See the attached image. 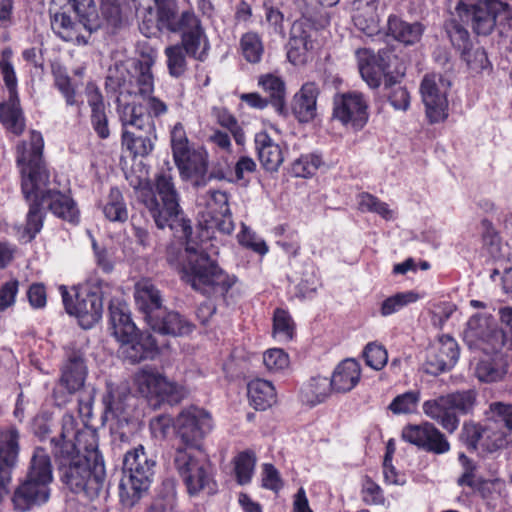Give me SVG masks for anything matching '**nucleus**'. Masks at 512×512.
I'll return each instance as SVG.
<instances>
[{"label": "nucleus", "mask_w": 512, "mask_h": 512, "mask_svg": "<svg viewBox=\"0 0 512 512\" xmlns=\"http://www.w3.org/2000/svg\"><path fill=\"white\" fill-rule=\"evenodd\" d=\"M59 462L63 483L76 494L93 500L106 484V472L98 451L97 435L90 429H78L72 415L62 418L59 438L51 440Z\"/></svg>", "instance_id": "f257e3e1"}, {"label": "nucleus", "mask_w": 512, "mask_h": 512, "mask_svg": "<svg viewBox=\"0 0 512 512\" xmlns=\"http://www.w3.org/2000/svg\"><path fill=\"white\" fill-rule=\"evenodd\" d=\"M168 261L178 269L183 281L208 296H224L236 282L234 276L223 271L207 254L191 246L176 256L170 249Z\"/></svg>", "instance_id": "f03ea898"}, {"label": "nucleus", "mask_w": 512, "mask_h": 512, "mask_svg": "<svg viewBox=\"0 0 512 512\" xmlns=\"http://www.w3.org/2000/svg\"><path fill=\"white\" fill-rule=\"evenodd\" d=\"M155 189L146 185L139 189L138 197L150 212L158 228L169 227L179 238H188L192 233L189 221L185 220L179 207L171 168L159 171L155 178Z\"/></svg>", "instance_id": "7ed1b4c3"}, {"label": "nucleus", "mask_w": 512, "mask_h": 512, "mask_svg": "<svg viewBox=\"0 0 512 512\" xmlns=\"http://www.w3.org/2000/svg\"><path fill=\"white\" fill-rule=\"evenodd\" d=\"M109 312L111 334L119 344V356L130 363L152 358L157 349L156 340L150 334L137 332L126 303L112 300Z\"/></svg>", "instance_id": "20e7f679"}, {"label": "nucleus", "mask_w": 512, "mask_h": 512, "mask_svg": "<svg viewBox=\"0 0 512 512\" xmlns=\"http://www.w3.org/2000/svg\"><path fill=\"white\" fill-rule=\"evenodd\" d=\"M44 141L41 133L31 131L29 142L22 141L16 147V163L20 169L21 188L24 197L30 198L45 191L49 173L42 161Z\"/></svg>", "instance_id": "39448f33"}, {"label": "nucleus", "mask_w": 512, "mask_h": 512, "mask_svg": "<svg viewBox=\"0 0 512 512\" xmlns=\"http://www.w3.org/2000/svg\"><path fill=\"white\" fill-rule=\"evenodd\" d=\"M154 465L155 462L147 456L142 445L125 454L119 483V496L123 505L133 506L147 492Z\"/></svg>", "instance_id": "423d86ee"}, {"label": "nucleus", "mask_w": 512, "mask_h": 512, "mask_svg": "<svg viewBox=\"0 0 512 512\" xmlns=\"http://www.w3.org/2000/svg\"><path fill=\"white\" fill-rule=\"evenodd\" d=\"M456 11L461 18L470 20L473 31L478 35L487 36L495 28L499 29L500 34L512 31V10L505 2L484 0L468 4L461 0L456 5Z\"/></svg>", "instance_id": "0eeeda50"}, {"label": "nucleus", "mask_w": 512, "mask_h": 512, "mask_svg": "<svg viewBox=\"0 0 512 512\" xmlns=\"http://www.w3.org/2000/svg\"><path fill=\"white\" fill-rule=\"evenodd\" d=\"M117 114L124 130H141L152 132L154 119L168 111L167 105L157 97L147 98V102L120 91L117 98Z\"/></svg>", "instance_id": "6e6552de"}, {"label": "nucleus", "mask_w": 512, "mask_h": 512, "mask_svg": "<svg viewBox=\"0 0 512 512\" xmlns=\"http://www.w3.org/2000/svg\"><path fill=\"white\" fill-rule=\"evenodd\" d=\"M174 465L190 495L214 492L211 465L202 450L176 449Z\"/></svg>", "instance_id": "1a4fd4ad"}, {"label": "nucleus", "mask_w": 512, "mask_h": 512, "mask_svg": "<svg viewBox=\"0 0 512 512\" xmlns=\"http://www.w3.org/2000/svg\"><path fill=\"white\" fill-rule=\"evenodd\" d=\"M359 72L369 87L377 88L382 76L385 81L389 76L403 77L406 67L389 49L379 50L377 54L365 49L359 52Z\"/></svg>", "instance_id": "9d476101"}, {"label": "nucleus", "mask_w": 512, "mask_h": 512, "mask_svg": "<svg viewBox=\"0 0 512 512\" xmlns=\"http://www.w3.org/2000/svg\"><path fill=\"white\" fill-rule=\"evenodd\" d=\"M60 293L66 312L76 317L82 328L90 329L102 318L103 302L98 290L82 288L75 293V300L65 286L60 287Z\"/></svg>", "instance_id": "9b49d317"}, {"label": "nucleus", "mask_w": 512, "mask_h": 512, "mask_svg": "<svg viewBox=\"0 0 512 512\" xmlns=\"http://www.w3.org/2000/svg\"><path fill=\"white\" fill-rule=\"evenodd\" d=\"M155 7L150 3L137 7V15L141 20L140 30L147 36L156 35L157 32L168 30L178 32L182 28V15L177 16V6L174 0L156 2Z\"/></svg>", "instance_id": "f8f14e48"}, {"label": "nucleus", "mask_w": 512, "mask_h": 512, "mask_svg": "<svg viewBox=\"0 0 512 512\" xmlns=\"http://www.w3.org/2000/svg\"><path fill=\"white\" fill-rule=\"evenodd\" d=\"M134 384L137 391L150 400L178 403L184 397V390L181 386L169 381L151 367L139 370L134 376Z\"/></svg>", "instance_id": "ddd939ff"}, {"label": "nucleus", "mask_w": 512, "mask_h": 512, "mask_svg": "<svg viewBox=\"0 0 512 512\" xmlns=\"http://www.w3.org/2000/svg\"><path fill=\"white\" fill-rule=\"evenodd\" d=\"M174 425L177 435L184 444L177 449L187 450H202L201 441L212 428L209 413L197 407L184 409Z\"/></svg>", "instance_id": "4468645a"}, {"label": "nucleus", "mask_w": 512, "mask_h": 512, "mask_svg": "<svg viewBox=\"0 0 512 512\" xmlns=\"http://www.w3.org/2000/svg\"><path fill=\"white\" fill-rule=\"evenodd\" d=\"M450 86L451 82L440 74H430L423 78L420 92L430 123H438L448 117L447 93Z\"/></svg>", "instance_id": "2eb2a0df"}, {"label": "nucleus", "mask_w": 512, "mask_h": 512, "mask_svg": "<svg viewBox=\"0 0 512 512\" xmlns=\"http://www.w3.org/2000/svg\"><path fill=\"white\" fill-rule=\"evenodd\" d=\"M319 28L308 18L294 22L287 45V58L295 66L306 64L312 58L313 43L316 42Z\"/></svg>", "instance_id": "dca6fc26"}, {"label": "nucleus", "mask_w": 512, "mask_h": 512, "mask_svg": "<svg viewBox=\"0 0 512 512\" xmlns=\"http://www.w3.org/2000/svg\"><path fill=\"white\" fill-rule=\"evenodd\" d=\"M459 358V346L454 338L442 335L430 345L423 363L425 373L437 376L451 370Z\"/></svg>", "instance_id": "f3484780"}, {"label": "nucleus", "mask_w": 512, "mask_h": 512, "mask_svg": "<svg viewBox=\"0 0 512 512\" xmlns=\"http://www.w3.org/2000/svg\"><path fill=\"white\" fill-rule=\"evenodd\" d=\"M367 102L363 95L349 92L334 98L333 118L353 130L362 129L368 120Z\"/></svg>", "instance_id": "a211bd4d"}, {"label": "nucleus", "mask_w": 512, "mask_h": 512, "mask_svg": "<svg viewBox=\"0 0 512 512\" xmlns=\"http://www.w3.org/2000/svg\"><path fill=\"white\" fill-rule=\"evenodd\" d=\"M402 438L426 452L444 454L450 450L446 436L431 422L404 427Z\"/></svg>", "instance_id": "6ab92c4d"}, {"label": "nucleus", "mask_w": 512, "mask_h": 512, "mask_svg": "<svg viewBox=\"0 0 512 512\" xmlns=\"http://www.w3.org/2000/svg\"><path fill=\"white\" fill-rule=\"evenodd\" d=\"M180 46L186 54L196 60L204 61L208 55L210 44L200 20L191 11L182 13Z\"/></svg>", "instance_id": "aec40b11"}, {"label": "nucleus", "mask_w": 512, "mask_h": 512, "mask_svg": "<svg viewBox=\"0 0 512 512\" xmlns=\"http://www.w3.org/2000/svg\"><path fill=\"white\" fill-rule=\"evenodd\" d=\"M173 158L183 179L195 187L207 185L211 177L208 175V154L204 148H189Z\"/></svg>", "instance_id": "412c9836"}, {"label": "nucleus", "mask_w": 512, "mask_h": 512, "mask_svg": "<svg viewBox=\"0 0 512 512\" xmlns=\"http://www.w3.org/2000/svg\"><path fill=\"white\" fill-rule=\"evenodd\" d=\"M98 27L97 23L79 18L78 21H72L66 13H56L51 20V28L55 34L66 42H72L77 45H85L93 30Z\"/></svg>", "instance_id": "4be33fe9"}, {"label": "nucleus", "mask_w": 512, "mask_h": 512, "mask_svg": "<svg viewBox=\"0 0 512 512\" xmlns=\"http://www.w3.org/2000/svg\"><path fill=\"white\" fill-rule=\"evenodd\" d=\"M51 483L26 476L25 481L14 492L13 503L15 508L26 511L34 505L46 503L50 497Z\"/></svg>", "instance_id": "5701e85b"}, {"label": "nucleus", "mask_w": 512, "mask_h": 512, "mask_svg": "<svg viewBox=\"0 0 512 512\" xmlns=\"http://www.w3.org/2000/svg\"><path fill=\"white\" fill-rule=\"evenodd\" d=\"M155 62V53L152 52L146 56H142L134 66V73L131 76V89L123 91L125 94L137 97L147 102V98L153 97L151 94L154 90V79L151 67Z\"/></svg>", "instance_id": "b1692460"}, {"label": "nucleus", "mask_w": 512, "mask_h": 512, "mask_svg": "<svg viewBox=\"0 0 512 512\" xmlns=\"http://www.w3.org/2000/svg\"><path fill=\"white\" fill-rule=\"evenodd\" d=\"M423 413L438 423L448 433H454L459 427V417L453 411L447 394L426 400L422 405Z\"/></svg>", "instance_id": "393cba45"}, {"label": "nucleus", "mask_w": 512, "mask_h": 512, "mask_svg": "<svg viewBox=\"0 0 512 512\" xmlns=\"http://www.w3.org/2000/svg\"><path fill=\"white\" fill-rule=\"evenodd\" d=\"M49 185L50 183L45 187L43 193L30 198H41V201L48 205L54 215L70 223H77L79 213L74 201L67 195L51 189Z\"/></svg>", "instance_id": "a878e982"}, {"label": "nucleus", "mask_w": 512, "mask_h": 512, "mask_svg": "<svg viewBox=\"0 0 512 512\" xmlns=\"http://www.w3.org/2000/svg\"><path fill=\"white\" fill-rule=\"evenodd\" d=\"M135 303L145 315L147 322L155 316L162 307V296L150 279H141L135 285Z\"/></svg>", "instance_id": "bb28decb"}, {"label": "nucleus", "mask_w": 512, "mask_h": 512, "mask_svg": "<svg viewBox=\"0 0 512 512\" xmlns=\"http://www.w3.org/2000/svg\"><path fill=\"white\" fill-rule=\"evenodd\" d=\"M360 378V364L354 359H345L334 369L330 379V386L335 392L346 393L358 384Z\"/></svg>", "instance_id": "cd10ccee"}, {"label": "nucleus", "mask_w": 512, "mask_h": 512, "mask_svg": "<svg viewBox=\"0 0 512 512\" xmlns=\"http://www.w3.org/2000/svg\"><path fill=\"white\" fill-rule=\"evenodd\" d=\"M465 338L471 342L482 340L491 343L493 350L502 348L505 342V334L501 330H490L488 320L479 314L472 316L465 330Z\"/></svg>", "instance_id": "c85d7f7f"}, {"label": "nucleus", "mask_w": 512, "mask_h": 512, "mask_svg": "<svg viewBox=\"0 0 512 512\" xmlns=\"http://www.w3.org/2000/svg\"><path fill=\"white\" fill-rule=\"evenodd\" d=\"M255 147L259 161L267 171H276L282 164V149L266 132L255 135Z\"/></svg>", "instance_id": "c756f323"}, {"label": "nucleus", "mask_w": 512, "mask_h": 512, "mask_svg": "<svg viewBox=\"0 0 512 512\" xmlns=\"http://www.w3.org/2000/svg\"><path fill=\"white\" fill-rule=\"evenodd\" d=\"M318 94L316 83L308 82L294 96L293 111L300 122H308L316 116Z\"/></svg>", "instance_id": "7c9ffc66"}, {"label": "nucleus", "mask_w": 512, "mask_h": 512, "mask_svg": "<svg viewBox=\"0 0 512 512\" xmlns=\"http://www.w3.org/2000/svg\"><path fill=\"white\" fill-rule=\"evenodd\" d=\"M156 139V127H152L150 133L141 130L122 131V145L134 157L149 155L154 149Z\"/></svg>", "instance_id": "2f4dec72"}, {"label": "nucleus", "mask_w": 512, "mask_h": 512, "mask_svg": "<svg viewBox=\"0 0 512 512\" xmlns=\"http://www.w3.org/2000/svg\"><path fill=\"white\" fill-rule=\"evenodd\" d=\"M508 359L503 354L479 360L474 368L476 378L484 383L499 382L508 373Z\"/></svg>", "instance_id": "473e14b6"}, {"label": "nucleus", "mask_w": 512, "mask_h": 512, "mask_svg": "<svg viewBox=\"0 0 512 512\" xmlns=\"http://www.w3.org/2000/svg\"><path fill=\"white\" fill-rule=\"evenodd\" d=\"M150 327L161 334L183 336L192 331V324L177 312H168L162 318L158 313L148 321Z\"/></svg>", "instance_id": "72a5a7b5"}, {"label": "nucleus", "mask_w": 512, "mask_h": 512, "mask_svg": "<svg viewBox=\"0 0 512 512\" xmlns=\"http://www.w3.org/2000/svg\"><path fill=\"white\" fill-rule=\"evenodd\" d=\"M0 120L11 133L22 134L25 121L18 95H8V99L0 104Z\"/></svg>", "instance_id": "f704fd0d"}, {"label": "nucleus", "mask_w": 512, "mask_h": 512, "mask_svg": "<svg viewBox=\"0 0 512 512\" xmlns=\"http://www.w3.org/2000/svg\"><path fill=\"white\" fill-rule=\"evenodd\" d=\"M86 366L83 358L74 354L69 357L67 363L62 368L61 384L65 386L68 392L73 393L80 389L85 381Z\"/></svg>", "instance_id": "c9c22d12"}, {"label": "nucleus", "mask_w": 512, "mask_h": 512, "mask_svg": "<svg viewBox=\"0 0 512 512\" xmlns=\"http://www.w3.org/2000/svg\"><path fill=\"white\" fill-rule=\"evenodd\" d=\"M248 398L255 409L265 410L276 403V391L271 382L255 379L248 384Z\"/></svg>", "instance_id": "e433bc0d"}, {"label": "nucleus", "mask_w": 512, "mask_h": 512, "mask_svg": "<svg viewBox=\"0 0 512 512\" xmlns=\"http://www.w3.org/2000/svg\"><path fill=\"white\" fill-rule=\"evenodd\" d=\"M379 0H366L357 8L353 20L355 26L363 33L373 36L379 33V16L377 13Z\"/></svg>", "instance_id": "4c0bfd02"}, {"label": "nucleus", "mask_w": 512, "mask_h": 512, "mask_svg": "<svg viewBox=\"0 0 512 512\" xmlns=\"http://www.w3.org/2000/svg\"><path fill=\"white\" fill-rule=\"evenodd\" d=\"M387 25L388 35L406 45L419 41L423 31L420 23H408L395 15L389 17Z\"/></svg>", "instance_id": "58836bf2"}, {"label": "nucleus", "mask_w": 512, "mask_h": 512, "mask_svg": "<svg viewBox=\"0 0 512 512\" xmlns=\"http://www.w3.org/2000/svg\"><path fill=\"white\" fill-rule=\"evenodd\" d=\"M258 85L269 95L276 111L282 113L285 98V83L282 78L272 73H266L259 76Z\"/></svg>", "instance_id": "ea45409f"}, {"label": "nucleus", "mask_w": 512, "mask_h": 512, "mask_svg": "<svg viewBox=\"0 0 512 512\" xmlns=\"http://www.w3.org/2000/svg\"><path fill=\"white\" fill-rule=\"evenodd\" d=\"M27 477L44 482L53 481V467L49 454L43 448H36L32 454Z\"/></svg>", "instance_id": "a19ab883"}, {"label": "nucleus", "mask_w": 512, "mask_h": 512, "mask_svg": "<svg viewBox=\"0 0 512 512\" xmlns=\"http://www.w3.org/2000/svg\"><path fill=\"white\" fill-rule=\"evenodd\" d=\"M509 432L504 430L497 422L488 420L484 424L481 448L489 453L503 449L508 444Z\"/></svg>", "instance_id": "79ce46f5"}, {"label": "nucleus", "mask_w": 512, "mask_h": 512, "mask_svg": "<svg viewBox=\"0 0 512 512\" xmlns=\"http://www.w3.org/2000/svg\"><path fill=\"white\" fill-rule=\"evenodd\" d=\"M130 397L126 387L107 385V392L103 396V404L106 414L112 417H120L126 410V402Z\"/></svg>", "instance_id": "37998d69"}, {"label": "nucleus", "mask_w": 512, "mask_h": 512, "mask_svg": "<svg viewBox=\"0 0 512 512\" xmlns=\"http://www.w3.org/2000/svg\"><path fill=\"white\" fill-rule=\"evenodd\" d=\"M103 213L111 222H125L128 219V210L121 191L112 188L103 205Z\"/></svg>", "instance_id": "c03bdc74"}, {"label": "nucleus", "mask_w": 512, "mask_h": 512, "mask_svg": "<svg viewBox=\"0 0 512 512\" xmlns=\"http://www.w3.org/2000/svg\"><path fill=\"white\" fill-rule=\"evenodd\" d=\"M295 322L288 311L278 308L273 316V337L279 342H288L294 338Z\"/></svg>", "instance_id": "a18cd8bd"}, {"label": "nucleus", "mask_w": 512, "mask_h": 512, "mask_svg": "<svg viewBox=\"0 0 512 512\" xmlns=\"http://www.w3.org/2000/svg\"><path fill=\"white\" fill-rule=\"evenodd\" d=\"M400 78L389 76L384 83V88L387 91L386 95L392 107L396 110L406 111L410 105V94L405 87L397 85Z\"/></svg>", "instance_id": "49530a36"}, {"label": "nucleus", "mask_w": 512, "mask_h": 512, "mask_svg": "<svg viewBox=\"0 0 512 512\" xmlns=\"http://www.w3.org/2000/svg\"><path fill=\"white\" fill-rule=\"evenodd\" d=\"M240 51L244 59L252 64L259 63L264 54L261 37L255 32H247L240 39Z\"/></svg>", "instance_id": "de8ad7c7"}, {"label": "nucleus", "mask_w": 512, "mask_h": 512, "mask_svg": "<svg viewBox=\"0 0 512 512\" xmlns=\"http://www.w3.org/2000/svg\"><path fill=\"white\" fill-rule=\"evenodd\" d=\"M198 205L204 206L203 217L210 218L215 214L229 212L228 196L223 191H209L207 195L198 199Z\"/></svg>", "instance_id": "09e8293b"}, {"label": "nucleus", "mask_w": 512, "mask_h": 512, "mask_svg": "<svg viewBox=\"0 0 512 512\" xmlns=\"http://www.w3.org/2000/svg\"><path fill=\"white\" fill-rule=\"evenodd\" d=\"M103 17L113 27L122 24L129 9L128 0H100Z\"/></svg>", "instance_id": "8fccbe9b"}, {"label": "nucleus", "mask_w": 512, "mask_h": 512, "mask_svg": "<svg viewBox=\"0 0 512 512\" xmlns=\"http://www.w3.org/2000/svg\"><path fill=\"white\" fill-rule=\"evenodd\" d=\"M418 299L419 295L414 291L396 293L382 302L380 313L384 317L392 315L407 305L415 303Z\"/></svg>", "instance_id": "3c124183"}, {"label": "nucleus", "mask_w": 512, "mask_h": 512, "mask_svg": "<svg viewBox=\"0 0 512 512\" xmlns=\"http://www.w3.org/2000/svg\"><path fill=\"white\" fill-rule=\"evenodd\" d=\"M164 53L167 57L169 74L173 77L183 75L187 69L186 56H188L183 47L179 44L171 45L166 47Z\"/></svg>", "instance_id": "603ef678"}, {"label": "nucleus", "mask_w": 512, "mask_h": 512, "mask_svg": "<svg viewBox=\"0 0 512 512\" xmlns=\"http://www.w3.org/2000/svg\"><path fill=\"white\" fill-rule=\"evenodd\" d=\"M13 52L10 48H5L2 51L0 58V72L2 74L4 83L8 90V95H18L17 92V76L12 64Z\"/></svg>", "instance_id": "864d4df0"}, {"label": "nucleus", "mask_w": 512, "mask_h": 512, "mask_svg": "<svg viewBox=\"0 0 512 512\" xmlns=\"http://www.w3.org/2000/svg\"><path fill=\"white\" fill-rule=\"evenodd\" d=\"M358 207L362 212H373L386 220L393 219L394 212L388 204L369 193H362L358 197Z\"/></svg>", "instance_id": "5fc2aeb1"}, {"label": "nucleus", "mask_w": 512, "mask_h": 512, "mask_svg": "<svg viewBox=\"0 0 512 512\" xmlns=\"http://www.w3.org/2000/svg\"><path fill=\"white\" fill-rule=\"evenodd\" d=\"M488 420L495 421L507 432L512 431V404L493 402L486 412Z\"/></svg>", "instance_id": "6e6d98bb"}, {"label": "nucleus", "mask_w": 512, "mask_h": 512, "mask_svg": "<svg viewBox=\"0 0 512 512\" xmlns=\"http://www.w3.org/2000/svg\"><path fill=\"white\" fill-rule=\"evenodd\" d=\"M453 411L461 414L471 413L477 403V392L474 389L456 391L447 394Z\"/></svg>", "instance_id": "4d7b16f0"}, {"label": "nucleus", "mask_w": 512, "mask_h": 512, "mask_svg": "<svg viewBox=\"0 0 512 512\" xmlns=\"http://www.w3.org/2000/svg\"><path fill=\"white\" fill-rule=\"evenodd\" d=\"M255 457L253 453L245 451L235 458V473L240 485L248 484L253 476Z\"/></svg>", "instance_id": "13d9d810"}, {"label": "nucleus", "mask_w": 512, "mask_h": 512, "mask_svg": "<svg viewBox=\"0 0 512 512\" xmlns=\"http://www.w3.org/2000/svg\"><path fill=\"white\" fill-rule=\"evenodd\" d=\"M237 239L240 245L257 254L265 255L269 251L266 242L245 224H242Z\"/></svg>", "instance_id": "bf43d9fd"}, {"label": "nucleus", "mask_w": 512, "mask_h": 512, "mask_svg": "<svg viewBox=\"0 0 512 512\" xmlns=\"http://www.w3.org/2000/svg\"><path fill=\"white\" fill-rule=\"evenodd\" d=\"M445 29L452 45L460 52L471 45L469 32L457 20H449Z\"/></svg>", "instance_id": "052dcab7"}, {"label": "nucleus", "mask_w": 512, "mask_h": 512, "mask_svg": "<svg viewBox=\"0 0 512 512\" xmlns=\"http://www.w3.org/2000/svg\"><path fill=\"white\" fill-rule=\"evenodd\" d=\"M420 400L418 391H408L396 396L389 404L388 409L395 415L408 414L415 410Z\"/></svg>", "instance_id": "680f3d73"}, {"label": "nucleus", "mask_w": 512, "mask_h": 512, "mask_svg": "<svg viewBox=\"0 0 512 512\" xmlns=\"http://www.w3.org/2000/svg\"><path fill=\"white\" fill-rule=\"evenodd\" d=\"M461 58L474 72L484 70L489 64L485 50L482 47H473L472 44L461 52Z\"/></svg>", "instance_id": "e2e57ef3"}, {"label": "nucleus", "mask_w": 512, "mask_h": 512, "mask_svg": "<svg viewBox=\"0 0 512 512\" xmlns=\"http://www.w3.org/2000/svg\"><path fill=\"white\" fill-rule=\"evenodd\" d=\"M289 363V356L283 349L273 348L263 354V364L268 371H283L289 367Z\"/></svg>", "instance_id": "0e129e2a"}, {"label": "nucleus", "mask_w": 512, "mask_h": 512, "mask_svg": "<svg viewBox=\"0 0 512 512\" xmlns=\"http://www.w3.org/2000/svg\"><path fill=\"white\" fill-rule=\"evenodd\" d=\"M363 355L366 364L375 370H381L388 361L386 349L382 345L376 343L367 344Z\"/></svg>", "instance_id": "69168bd1"}, {"label": "nucleus", "mask_w": 512, "mask_h": 512, "mask_svg": "<svg viewBox=\"0 0 512 512\" xmlns=\"http://www.w3.org/2000/svg\"><path fill=\"white\" fill-rule=\"evenodd\" d=\"M25 198L30 202L27 214L26 231L30 234V237L33 238L42 228V213L40 206L44 203L41 201V198Z\"/></svg>", "instance_id": "338daca9"}, {"label": "nucleus", "mask_w": 512, "mask_h": 512, "mask_svg": "<svg viewBox=\"0 0 512 512\" xmlns=\"http://www.w3.org/2000/svg\"><path fill=\"white\" fill-rule=\"evenodd\" d=\"M483 432L484 425L466 422L462 428L461 438L469 448L477 449L478 446H482Z\"/></svg>", "instance_id": "774afa93"}]
</instances>
